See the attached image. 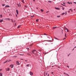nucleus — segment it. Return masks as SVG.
<instances>
[{"instance_id": "f257e3e1", "label": "nucleus", "mask_w": 76, "mask_h": 76, "mask_svg": "<svg viewBox=\"0 0 76 76\" xmlns=\"http://www.w3.org/2000/svg\"><path fill=\"white\" fill-rule=\"evenodd\" d=\"M35 51H36V50H34L32 51V53L33 54H34L35 55L36 54V53H34Z\"/></svg>"}, {"instance_id": "f03ea898", "label": "nucleus", "mask_w": 76, "mask_h": 76, "mask_svg": "<svg viewBox=\"0 0 76 76\" xmlns=\"http://www.w3.org/2000/svg\"><path fill=\"white\" fill-rule=\"evenodd\" d=\"M16 63L17 65H20V64H19V61H17L16 62Z\"/></svg>"}, {"instance_id": "7ed1b4c3", "label": "nucleus", "mask_w": 76, "mask_h": 76, "mask_svg": "<svg viewBox=\"0 0 76 76\" xmlns=\"http://www.w3.org/2000/svg\"><path fill=\"white\" fill-rule=\"evenodd\" d=\"M14 66L13 64H12L11 65H10V67L11 68H13Z\"/></svg>"}, {"instance_id": "20e7f679", "label": "nucleus", "mask_w": 76, "mask_h": 76, "mask_svg": "<svg viewBox=\"0 0 76 76\" xmlns=\"http://www.w3.org/2000/svg\"><path fill=\"white\" fill-rule=\"evenodd\" d=\"M55 9H56V10H60V8H57V7H55Z\"/></svg>"}, {"instance_id": "39448f33", "label": "nucleus", "mask_w": 76, "mask_h": 76, "mask_svg": "<svg viewBox=\"0 0 76 76\" xmlns=\"http://www.w3.org/2000/svg\"><path fill=\"white\" fill-rule=\"evenodd\" d=\"M5 7L6 8V7L8 8V7H10V6L9 5H6L5 6Z\"/></svg>"}, {"instance_id": "423d86ee", "label": "nucleus", "mask_w": 76, "mask_h": 76, "mask_svg": "<svg viewBox=\"0 0 76 76\" xmlns=\"http://www.w3.org/2000/svg\"><path fill=\"white\" fill-rule=\"evenodd\" d=\"M30 75H31V76L33 75V73H32V72H30Z\"/></svg>"}, {"instance_id": "0eeeda50", "label": "nucleus", "mask_w": 76, "mask_h": 76, "mask_svg": "<svg viewBox=\"0 0 76 76\" xmlns=\"http://www.w3.org/2000/svg\"><path fill=\"white\" fill-rule=\"evenodd\" d=\"M18 10H16V12L17 15H19V13H18Z\"/></svg>"}, {"instance_id": "6e6552de", "label": "nucleus", "mask_w": 76, "mask_h": 76, "mask_svg": "<svg viewBox=\"0 0 76 76\" xmlns=\"http://www.w3.org/2000/svg\"><path fill=\"white\" fill-rule=\"evenodd\" d=\"M31 65L30 64H28L26 65V66L27 67H30V66Z\"/></svg>"}, {"instance_id": "1a4fd4ad", "label": "nucleus", "mask_w": 76, "mask_h": 76, "mask_svg": "<svg viewBox=\"0 0 76 76\" xmlns=\"http://www.w3.org/2000/svg\"><path fill=\"white\" fill-rule=\"evenodd\" d=\"M66 30L68 32H69V30L68 29H65V30L66 31Z\"/></svg>"}, {"instance_id": "9d476101", "label": "nucleus", "mask_w": 76, "mask_h": 76, "mask_svg": "<svg viewBox=\"0 0 76 76\" xmlns=\"http://www.w3.org/2000/svg\"><path fill=\"white\" fill-rule=\"evenodd\" d=\"M56 28H58L57 27H53V29H56Z\"/></svg>"}, {"instance_id": "9b49d317", "label": "nucleus", "mask_w": 76, "mask_h": 76, "mask_svg": "<svg viewBox=\"0 0 76 76\" xmlns=\"http://www.w3.org/2000/svg\"><path fill=\"white\" fill-rule=\"evenodd\" d=\"M0 76H3V73H0Z\"/></svg>"}, {"instance_id": "f8f14e48", "label": "nucleus", "mask_w": 76, "mask_h": 76, "mask_svg": "<svg viewBox=\"0 0 76 76\" xmlns=\"http://www.w3.org/2000/svg\"><path fill=\"white\" fill-rule=\"evenodd\" d=\"M10 70V68H8V69H7V71H9Z\"/></svg>"}, {"instance_id": "ddd939ff", "label": "nucleus", "mask_w": 76, "mask_h": 76, "mask_svg": "<svg viewBox=\"0 0 76 76\" xmlns=\"http://www.w3.org/2000/svg\"><path fill=\"white\" fill-rule=\"evenodd\" d=\"M7 61H8V60H7L6 61H5V62H4V63H6L7 62Z\"/></svg>"}, {"instance_id": "4468645a", "label": "nucleus", "mask_w": 76, "mask_h": 76, "mask_svg": "<svg viewBox=\"0 0 76 76\" xmlns=\"http://www.w3.org/2000/svg\"><path fill=\"white\" fill-rule=\"evenodd\" d=\"M5 20H10V18H6L5 19Z\"/></svg>"}, {"instance_id": "2eb2a0df", "label": "nucleus", "mask_w": 76, "mask_h": 76, "mask_svg": "<svg viewBox=\"0 0 76 76\" xmlns=\"http://www.w3.org/2000/svg\"><path fill=\"white\" fill-rule=\"evenodd\" d=\"M54 38L55 39H57V40H58V39L57 38H56V37H54Z\"/></svg>"}, {"instance_id": "dca6fc26", "label": "nucleus", "mask_w": 76, "mask_h": 76, "mask_svg": "<svg viewBox=\"0 0 76 76\" xmlns=\"http://www.w3.org/2000/svg\"><path fill=\"white\" fill-rule=\"evenodd\" d=\"M40 11H41V12H44V10H43L42 9L40 10Z\"/></svg>"}, {"instance_id": "f3484780", "label": "nucleus", "mask_w": 76, "mask_h": 76, "mask_svg": "<svg viewBox=\"0 0 76 76\" xmlns=\"http://www.w3.org/2000/svg\"><path fill=\"white\" fill-rule=\"evenodd\" d=\"M21 26H20V25L18 26L17 27L18 28H20Z\"/></svg>"}, {"instance_id": "a211bd4d", "label": "nucleus", "mask_w": 76, "mask_h": 76, "mask_svg": "<svg viewBox=\"0 0 76 76\" xmlns=\"http://www.w3.org/2000/svg\"><path fill=\"white\" fill-rule=\"evenodd\" d=\"M17 5L19 7H20V5H19V4H17Z\"/></svg>"}, {"instance_id": "6ab92c4d", "label": "nucleus", "mask_w": 76, "mask_h": 76, "mask_svg": "<svg viewBox=\"0 0 76 76\" xmlns=\"http://www.w3.org/2000/svg\"><path fill=\"white\" fill-rule=\"evenodd\" d=\"M2 6L4 7V6H5V4H2Z\"/></svg>"}, {"instance_id": "aec40b11", "label": "nucleus", "mask_w": 76, "mask_h": 76, "mask_svg": "<svg viewBox=\"0 0 76 76\" xmlns=\"http://www.w3.org/2000/svg\"><path fill=\"white\" fill-rule=\"evenodd\" d=\"M27 54L28 55H29V56H31V55L29 53H27Z\"/></svg>"}, {"instance_id": "412c9836", "label": "nucleus", "mask_w": 76, "mask_h": 76, "mask_svg": "<svg viewBox=\"0 0 76 76\" xmlns=\"http://www.w3.org/2000/svg\"><path fill=\"white\" fill-rule=\"evenodd\" d=\"M3 22V19L0 20V22Z\"/></svg>"}, {"instance_id": "4be33fe9", "label": "nucleus", "mask_w": 76, "mask_h": 76, "mask_svg": "<svg viewBox=\"0 0 76 76\" xmlns=\"http://www.w3.org/2000/svg\"><path fill=\"white\" fill-rule=\"evenodd\" d=\"M48 2L49 3H52V2H51V1H48Z\"/></svg>"}, {"instance_id": "5701e85b", "label": "nucleus", "mask_w": 76, "mask_h": 76, "mask_svg": "<svg viewBox=\"0 0 76 76\" xmlns=\"http://www.w3.org/2000/svg\"><path fill=\"white\" fill-rule=\"evenodd\" d=\"M39 20V19H37V20H36V22H38V21Z\"/></svg>"}, {"instance_id": "b1692460", "label": "nucleus", "mask_w": 76, "mask_h": 76, "mask_svg": "<svg viewBox=\"0 0 76 76\" xmlns=\"http://www.w3.org/2000/svg\"><path fill=\"white\" fill-rule=\"evenodd\" d=\"M65 14V13L64 12L62 14V15H64Z\"/></svg>"}, {"instance_id": "393cba45", "label": "nucleus", "mask_w": 76, "mask_h": 76, "mask_svg": "<svg viewBox=\"0 0 76 76\" xmlns=\"http://www.w3.org/2000/svg\"><path fill=\"white\" fill-rule=\"evenodd\" d=\"M22 1V3H23V4H24V3H25V2H24V1Z\"/></svg>"}, {"instance_id": "a878e982", "label": "nucleus", "mask_w": 76, "mask_h": 76, "mask_svg": "<svg viewBox=\"0 0 76 76\" xmlns=\"http://www.w3.org/2000/svg\"><path fill=\"white\" fill-rule=\"evenodd\" d=\"M61 4V5H62V6H66L65 5H64L62 4Z\"/></svg>"}, {"instance_id": "bb28decb", "label": "nucleus", "mask_w": 76, "mask_h": 76, "mask_svg": "<svg viewBox=\"0 0 76 76\" xmlns=\"http://www.w3.org/2000/svg\"><path fill=\"white\" fill-rule=\"evenodd\" d=\"M17 57V56H12V57Z\"/></svg>"}, {"instance_id": "cd10ccee", "label": "nucleus", "mask_w": 76, "mask_h": 76, "mask_svg": "<svg viewBox=\"0 0 76 76\" xmlns=\"http://www.w3.org/2000/svg\"><path fill=\"white\" fill-rule=\"evenodd\" d=\"M31 17H34V15H33V16H32V15H31Z\"/></svg>"}, {"instance_id": "c85d7f7f", "label": "nucleus", "mask_w": 76, "mask_h": 76, "mask_svg": "<svg viewBox=\"0 0 76 76\" xmlns=\"http://www.w3.org/2000/svg\"><path fill=\"white\" fill-rule=\"evenodd\" d=\"M10 20H11L12 22H13V20H12V19H11Z\"/></svg>"}, {"instance_id": "c756f323", "label": "nucleus", "mask_w": 76, "mask_h": 76, "mask_svg": "<svg viewBox=\"0 0 76 76\" xmlns=\"http://www.w3.org/2000/svg\"><path fill=\"white\" fill-rule=\"evenodd\" d=\"M2 15H0V18H2Z\"/></svg>"}, {"instance_id": "7c9ffc66", "label": "nucleus", "mask_w": 76, "mask_h": 76, "mask_svg": "<svg viewBox=\"0 0 76 76\" xmlns=\"http://www.w3.org/2000/svg\"><path fill=\"white\" fill-rule=\"evenodd\" d=\"M26 49H27V50H29V48H26Z\"/></svg>"}, {"instance_id": "2f4dec72", "label": "nucleus", "mask_w": 76, "mask_h": 76, "mask_svg": "<svg viewBox=\"0 0 76 76\" xmlns=\"http://www.w3.org/2000/svg\"><path fill=\"white\" fill-rule=\"evenodd\" d=\"M60 16H57V18H60Z\"/></svg>"}, {"instance_id": "473e14b6", "label": "nucleus", "mask_w": 76, "mask_h": 76, "mask_svg": "<svg viewBox=\"0 0 76 76\" xmlns=\"http://www.w3.org/2000/svg\"><path fill=\"white\" fill-rule=\"evenodd\" d=\"M11 61V60H9V61L8 60V62H9V61Z\"/></svg>"}, {"instance_id": "72a5a7b5", "label": "nucleus", "mask_w": 76, "mask_h": 76, "mask_svg": "<svg viewBox=\"0 0 76 76\" xmlns=\"http://www.w3.org/2000/svg\"><path fill=\"white\" fill-rule=\"evenodd\" d=\"M50 65H53V63L51 62L50 63Z\"/></svg>"}, {"instance_id": "f704fd0d", "label": "nucleus", "mask_w": 76, "mask_h": 76, "mask_svg": "<svg viewBox=\"0 0 76 76\" xmlns=\"http://www.w3.org/2000/svg\"><path fill=\"white\" fill-rule=\"evenodd\" d=\"M19 3L20 5V7L21 8V5L20 4V3Z\"/></svg>"}, {"instance_id": "c9c22d12", "label": "nucleus", "mask_w": 76, "mask_h": 76, "mask_svg": "<svg viewBox=\"0 0 76 76\" xmlns=\"http://www.w3.org/2000/svg\"><path fill=\"white\" fill-rule=\"evenodd\" d=\"M69 10H71V12H73V11L72 10V9H70Z\"/></svg>"}, {"instance_id": "e433bc0d", "label": "nucleus", "mask_w": 76, "mask_h": 76, "mask_svg": "<svg viewBox=\"0 0 76 76\" xmlns=\"http://www.w3.org/2000/svg\"><path fill=\"white\" fill-rule=\"evenodd\" d=\"M66 14H67V11H66L65 12V15H66Z\"/></svg>"}, {"instance_id": "4c0bfd02", "label": "nucleus", "mask_w": 76, "mask_h": 76, "mask_svg": "<svg viewBox=\"0 0 76 76\" xmlns=\"http://www.w3.org/2000/svg\"><path fill=\"white\" fill-rule=\"evenodd\" d=\"M24 7H26V8H27V6L26 5H25V6H24Z\"/></svg>"}, {"instance_id": "58836bf2", "label": "nucleus", "mask_w": 76, "mask_h": 76, "mask_svg": "<svg viewBox=\"0 0 76 76\" xmlns=\"http://www.w3.org/2000/svg\"><path fill=\"white\" fill-rule=\"evenodd\" d=\"M65 37H66V34H65Z\"/></svg>"}, {"instance_id": "ea45409f", "label": "nucleus", "mask_w": 76, "mask_h": 76, "mask_svg": "<svg viewBox=\"0 0 76 76\" xmlns=\"http://www.w3.org/2000/svg\"><path fill=\"white\" fill-rule=\"evenodd\" d=\"M2 69H0V72H1V70H2Z\"/></svg>"}, {"instance_id": "a19ab883", "label": "nucleus", "mask_w": 76, "mask_h": 76, "mask_svg": "<svg viewBox=\"0 0 76 76\" xmlns=\"http://www.w3.org/2000/svg\"><path fill=\"white\" fill-rule=\"evenodd\" d=\"M68 4H70V3L69 2H68Z\"/></svg>"}, {"instance_id": "79ce46f5", "label": "nucleus", "mask_w": 76, "mask_h": 76, "mask_svg": "<svg viewBox=\"0 0 76 76\" xmlns=\"http://www.w3.org/2000/svg\"><path fill=\"white\" fill-rule=\"evenodd\" d=\"M48 12H49V11L46 12V13H48Z\"/></svg>"}, {"instance_id": "37998d69", "label": "nucleus", "mask_w": 76, "mask_h": 76, "mask_svg": "<svg viewBox=\"0 0 76 76\" xmlns=\"http://www.w3.org/2000/svg\"><path fill=\"white\" fill-rule=\"evenodd\" d=\"M67 67H68V68H69V66H67Z\"/></svg>"}, {"instance_id": "c03bdc74", "label": "nucleus", "mask_w": 76, "mask_h": 76, "mask_svg": "<svg viewBox=\"0 0 76 76\" xmlns=\"http://www.w3.org/2000/svg\"><path fill=\"white\" fill-rule=\"evenodd\" d=\"M51 73H52V74H53V73H54V72H52Z\"/></svg>"}, {"instance_id": "a18cd8bd", "label": "nucleus", "mask_w": 76, "mask_h": 76, "mask_svg": "<svg viewBox=\"0 0 76 76\" xmlns=\"http://www.w3.org/2000/svg\"><path fill=\"white\" fill-rule=\"evenodd\" d=\"M74 3H75V4H76V2H74Z\"/></svg>"}, {"instance_id": "49530a36", "label": "nucleus", "mask_w": 76, "mask_h": 76, "mask_svg": "<svg viewBox=\"0 0 76 76\" xmlns=\"http://www.w3.org/2000/svg\"><path fill=\"white\" fill-rule=\"evenodd\" d=\"M20 60H23V59H21Z\"/></svg>"}, {"instance_id": "de8ad7c7", "label": "nucleus", "mask_w": 76, "mask_h": 76, "mask_svg": "<svg viewBox=\"0 0 76 76\" xmlns=\"http://www.w3.org/2000/svg\"><path fill=\"white\" fill-rule=\"evenodd\" d=\"M60 7H61L63 8V7L62 6H60Z\"/></svg>"}, {"instance_id": "09e8293b", "label": "nucleus", "mask_w": 76, "mask_h": 76, "mask_svg": "<svg viewBox=\"0 0 76 76\" xmlns=\"http://www.w3.org/2000/svg\"><path fill=\"white\" fill-rule=\"evenodd\" d=\"M16 16L17 17H18V15H17V14L16 15Z\"/></svg>"}, {"instance_id": "8fccbe9b", "label": "nucleus", "mask_w": 76, "mask_h": 76, "mask_svg": "<svg viewBox=\"0 0 76 76\" xmlns=\"http://www.w3.org/2000/svg\"><path fill=\"white\" fill-rule=\"evenodd\" d=\"M67 75V76H69V75H68L67 74H66Z\"/></svg>"}, {"instance_id": "3c124183", "label": "nucleus", "mask_w": 76, "mask_h": 76, "mask_svg": "<svg viewBox=\"0 0 76 76\" xmlns=\"http://www.w3.org/2000/svg\"><path fill=\"white\" fill-rule=\"evenodd\" d=\"M44 35H46V34L45 33L44 34Z\"/></svg>"}, {"instance_id": "603ef678", "label": "nucleus", "mask_w": 76, "mask_h": 76, "mask_svg": "<svg viewBox=\"0 0 76 76\" xmlns=\"http://www.w3.org/2000/svg\"><path fill=\"white\" fill-rule=\"evenodd\" d=\"M20 55H21V56H22L23 55V54H20Z\"/></svg>"}, {"instance_id": "864d4df0", "label": "nucleus", "mask_w": 76, "mask_h": 76, "mask_svg": "<svg viewBox=\"0 0 76 76\" xmlns=\"http://www.w3.org/2000/svg\"><path fill=\"white\" fill-rule=\"evenodd\" d=\"M48 38H49V39H50V37H48Z\"/></svg>"}, {"instance_id": "5fc2aeb1", "label": "nucleus", "mask_w": 76, "mask_h": 76, "mask_svg": "<svg viewBox=\"0 0 76 76\" xmlns=\"http://www.w3.org/2000/svg\"><path fill=\"white\" fill-rule=\"evenodd\" d=\"M63 4H65V3L63 2Z\"/></svg>"}, {"instance_id": "6e6d98bb", "label": "nucleus", "mask_w": 76, "mask_h": 76, "mask_svg": "<svg viewBox=\"0 0 76 76\" xmlns=\"http://www.w3.org/2000/svg\"><path fill=\"white\" fill-rule=\"evenodd\" d=\"M70 53H69V55H68V56H69V55H70Z\"/></svg>"}, {"instance_id": "4d7b16f0", "label": "nucleus", "mask_w": 76, "mask_h": 76, "mask_svg": "<svg viewBox=\"0 0 76 76\" xmlns=\"http://www.w3.org/2000/svg\"><path fill=\"white\" fill-rule=\"evenodd\" d=\"M66 39V38H64L63 39Z\"/></svg>"}, {"instance_id": "13d9d810", "label": "nucleus", "mask_w": 76, "mask_h": 76, "mask_svg": "<svg viewBox=\"0 0 76 76\" xmlns=\"http://www.w3.org/2000/svg\"><path fill=\"white\" fill-rule=\"evenodd\" d=\"M47 74H48V73H47L46 74V75H47Z\"/></svg>"}, {"instance_id": "bf43d9fd", "label": "nucleus", "mask_w": 76, "mask_h": 76, "mask_svg": "<svg viewBox=\"0 0 76 76\" xmlns=\"http://www.w3.org/2000/svg\"><path fill=\"white\" fill-rule=\"evenodd\" d=\"M64 75H66V73H64Z\"/></svg>"}, {"instance_id": "052dcab7", "label": "nucleus", "mask_w": 76, "mask_h": 76, "mask_svg": "<svg viewBox=\"0 0 76 76\" xmlns=\"http://www.w3.org/2000/svg\"><path fill=\"white\" fill-rule=\"evenodd\" d=\"M54 67V66H52V67Z\"/></svg>"}, {"instance_id": "680f3d73", "label": "nucleus", "mask_w": 76, "mask_h": 76, "mask_svg": "<svg viewBox=\"0 0 76 76\" xmlns=\"http://www.w3.org/2000/svg\"><path fill=\"white\" fill-rule=\"evenodd\" d=\"M25 61H27V60H25Z\"/></svg>"}, {"instance_id": "e2e57ef3", "label": "nucleus", "mask_w": 76, "mask_h": 76, "mask_svg": "<svg viewBox=\"0 0 76 76\" xmlns=\"http://www.w3.org/2000/svg\"><path fill=\"white\" fill-rule=\"evenodd\" d=\"M74 49H75V48H74L72 50H74Z\"/></svg>"}, {"instance_id": "0e129e2a", "label": "nucleus", "mask_w": 76, "mask_h": 76, "mask_svg": "<svg viewBox=\"0 0 76 76\" xmlns=\"http://www.w3.org/2000/svg\"><path fill=\"white\" fill-rule=\"evenodd\" d=\"M36 8H37V9H38V8L37 7Z\"/></svg>"}, {"instance_id": "69168bd1", "label": "nucleus", "mask_w": 76, "mask_h": 76, "mask_svg": "<svg viewBox=\"0 0 76 76\" xmlns=\"http://www.w3.org/2000/svg\"><path fill=\"white\" fill-rule=\"evenodd\" d=\"M64 8H63L62 9V10H64Z\"/></svg>"}, {"instance_id": "338daca9", "label": "nucleus", "mask_w": 76, "mask_h": 76, "mask_svg": "<svg viewBox=\"0 0 76 76\" xmlns=\"http://www.w3.org/2000/svg\"><path fill=\"white\" fill-rule=\"evenodd\" d=\"M64 29H66V27H64Z\"/></svg>"}, {"instance_id": "774afa93", "label": "nucleus", "mask_w": 76, "mask_h": 76, "mask_svg": "<svg viewBox=\"0 0 76 76\" xmlns=\"http://www.w3.org/2000/svg\"><path fill=\"white\" fill-rule=\"evenodd\" d=\"M48 76H49V74H48Z\"/></svg>"}]
</instances>
